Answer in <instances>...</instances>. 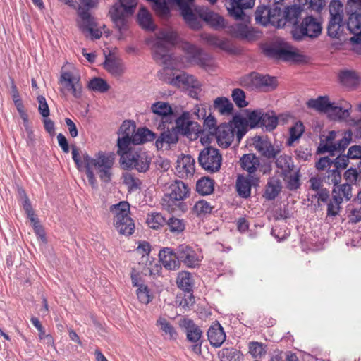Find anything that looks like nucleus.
Returning <instances> with one entry per match:
<instances>
[{"label": "nucleus", "instance_id": "1a4fd4ad", "mask_svg": "<svg viewBox=\"0 0 361 361\" xmlns=\"http://www.w3.org/2000/svg\"><path fill=\"white\" fill-rule=\"evenodd\" d=\"M61 85L60 91L63 94H71L75 98L82 96V85L80 75L73 74L71 71H62L59 79Z\"/></svg>", "mask_w": 361, "mask_h": 361}, {"label": "nucleus", "instance_id": "e433bc0d", "mask_svg": "<svg viewBox=\"0 0 361 361\" xmlns=\"http://www.w3.org/2000/svg\"><path fill=\"white\" fill-rule=\"evenodd\" d=\"M133 144V137H126L120 136L118 138L117 146L118 151L117 153L121 156V163L123 162V160H126L133 153L130 152V145Z\"/></svg>", "mask_w": 361, "mask_h": 361}, {"label": "nucleus", "instance_id": "393cba45", "mask_svg": "<svg viewBox=\"0 0 361 361\" xmlns=\"http://www.w3.org/2000/svg\"><path fill=\"white\" fill-rule=\"evenodd\" d=\"M207 336L210 344L215 348L220 347L226 340V334L219 322L211 325L207 331Z\"/></svg>", "mask_w": 361, "mask_h": 361}, {"label": "nucleus", "instance_id": "e2e57ef3", "mask_svg": "<svg viewBox=\"0 0 361 361\" xmlns=\"http://www.w3.org/2000/svg\"><path fill=\"white\" fill-rule=\"evenodd\" d=\"M147 223L150 228L157 229L164 226L166 221L161 214L154 213L148 216Z\"/></svg>", "mask_w": 361, "mask_h": 361}, {"label": "nucleus", "instance_id": "20e7f679", "mask_svg": "<svg viewBox=\"0 0 361 361\" xmlns=\"http://www.w3.org/2000/svg\"><path fill=\"white\" fill-rule=\"evenodd\" d=\"M136 6L137 0H118L110 8V18L121 33L128 29V18L133 15Z\"/></svg>", "mask_w": 361, "mask_h": 361}, {"label": "nucleus", "instance_id": "774afa93", "mask_svg": "<svg viewBox=\"0 0 361 361\" xmlns=\"http://www.w3.org/2000/svg\"><path fill=\"white\" fill-rule=\"evenodd\" d=\"M157 39L161 40L166 44L173 45L177 42L178 35L176 32L171 30L161 31L159 33Z\"/></svg>", "mask_w": 361, "mask_h": 361}, {"label": "nucleus", "instance_id": "7c9ffc66", "mask_svg": "<svg viewBox=\"0 0 361 361\" xmlns=\"http://www.w3.org/2000/svg\"><path fill=\"white\" fill-rule=\"evenodd\" d=\"M276 159V166L281 170L282 176H288L294 171V164L291 157L286 154L277 155Z\"/></svg>", "mask_w": 361, "mask_h": 361}, {"label": "nucleus", "instance_id": "6ab92c4d", "mask_svg": "<svg viewBox=\"0 0 361 361\" xmlns=\"http://www.w3.org/2000/svg\"><path fill=\"white\" fill-rule=\"evenodd\" d=\"M77 25L80 30L92 39H97L102 37V32L97 27L94 17L85 18V20H77Z\"/></svg>", "mask_w": 361, "mask_h": 361}, {"label": "nucleus", "instance_id": "680f3d73", "mask_svg": "<svg viewBox=\"0 0 361 361\" xmlns=\"http://www.w3.org/2000/svg\"><path fill=\"white\" fill-rule=\"evenodd\" d=\"M213 209V207L211 206V204L207 202L205 200H200L197 201L194 207H193V212L195 214H196L197 216H204L207 214H209L212 212V210Z\"/></svg>", "mask_w": 361, "mask_h": 361}, {"label": "nucleus", "instance_id": "79ce46f5", "mask_svg": "<svg viewBox=\"0 0 361 361\" xmlns=\"http://www.w3.org/2000/svg\"><path fill=\"white\" fill-rule=\"evenodd\" d=\"M176 283L179 288L185 291L190 292L193 286L192 276L188 271L179 272L177 276Z\"/></svg>", "mask_w": 361, "mask_h": 361}, {"label": "nucleus", "instance_id": "864d4df0", "mask_svg": "<svg viewBox=\"0 0 361 361\" xmlns=\"http://www.w3.org/2000/svg\"><path fill=\"white\" fill-rule=\"evenodd\" d=\"M123 182L130 191H134L139 189L142 184V181L139 178L129 172H126L123 173Z\"/></svg>", "mask_w": 361, "mask_h": 361}, {"label": "nucleus", "instance_id": "603ef678", "mask_svg": "<svg viewBox=\"0 0 361 361\" xmlns=\"http://www.w3.org/2000/svg\"><path fill=\"white\" fill-rule=\"evenodd\" d=\"M249 353L255 358H261L267 353V345L257 341L249 343Z\"/></svg>", "mask_w": 361, "mask_h": 361}, {"label": "nucleus", "instance_id": "cd10ccee", "mask_svg": "<svg viewBox=\"0 0 361 361\" xmlns=\"http://www.w3.org/2000/svg\"><path fill=\"white\" fill-rule=\"evenodd\" d=\"M170 82L173 86L186 90L190 89L193 85H197L199 81L194 76L183 73L173 78Z\"/></svg>", "mask_w": 361, "mask_h": 361}, {"label": "nucleus", "instance_id": "69168bd1", "mask_svg": "<svg viewBox=\"0 0 361 361\" xmlns=\"http://www.w3.org/2000/svg\"><path fill=\"white\" fill-rule=\"evenodd\" d=\"M281 186L278 183L269 182L265 189V197L269 200H274L281 191Z\"/></svg>", "mask_w": 361, "mask_h": 361}, {"label": "nucleus", "instance_id": "9d476101", "mask_svg": "<svg viewBox=\"0 0 361 361\" xmlns=\"http://www.w3.org/2000/svg\"><path fill=\"white\" fill-rule=\"evenodd\" d=\"M293 37L297 41L302 40L304 37L316 38L322 32L321 24L312 16L305 18L301 24L294 26Z\"/></svg>", "mask_w": 361, "mask_h": 361}, {"label": "nucleus", "instance_id": "bf43d9fd", "mask_svg": "<svg viewBox=\"0 0 361 361\" xmlns=\"http://www.w3.org/2000/svg\"><path fill=\"white\" fill-rule=\"evenodd\" d=\"M169 231L173 233L179 234L182 233L185 228V222L183 219L175 217H171L166 221Z\"/></svg>", "mask_w": 361, "mask_h": 361}, {"label": "nucleus", "instance_id": "58836bf2", "mask_svg": "<svg viewBox=\"0 0 361 361\" xmlns=\"http://www.w3.org/2000/svg\"><path fill=\"white\" fill-rule=\"evenodd\" d=\"M137 21L140 26L145 30L149 31L155 30L156 27L153 23L152 15L145 7L140 8L137 13Z\"/></svg>", "mask_w": 361, "mask_h": 361}, {"label": "nucleus", "instance_id": "3c124183", "mask_svg": "<svg viewBox=\"0 0 361 361\" xmlns=\"http://www.w3.org/2000/svg\"><path fill=\"white\" fill-rule=\"evenodd\" d=\"M341 173L340 170L333 167L327 170L323 176L324 181L327 184H332L334 187L341 181Z\"/></svg>", "mask_w": 361, "mask_h": 361}, {"label": "nucleus", "instance_id": "412c9836", "mask_svg": "<svg viewBox=\"0 0 361 361\" xmlns=\"http://www.w3.org/2000/svg\"><path fill=\"white\" fill-rule=\"evenodd\" d=\"M259 178L255 176H244L239 175L236 180V190L238 195L243 198L250 196L251 187L258 183Z\"/></svg>", "mask_w": 361, "mask_h": 361}, {"label": "nucleus", "instance_id": "338daca9", "mask_svg": "<svg viewBox=\"0 0 361 361\" xmlns=\"http://www.w3.org/2000/svg\"><path fill=\"white\" fill-rule=\"evenodd\" d=\"M135 124L133 121H125L120 127V135L122 137H132L135 132Z\"/></svg>", "mask_w": 361, "mask_h": 361}, {"label": "nucleus", "instance_id": "37998d69", "mask_svg": "<svg viewBox=\"0 0 361 361\" xmlns=\"http://www.w3.org/2000/svg\"><path fill=\"white\" fill-rule=\"evenodd\" d=\"M155 138V135L147 128H139L137 131L134 133L133 135V144L140 145L149 141H152Z\"/></svg>", "mask_w": 361, "mask_h": 361}, {"label": "nucleus", "instance_id": "4c0bfd02", "mask_svg": "<svg viewBox=\"0 0 361 361\" xmlns=\"http://www.w3.org/2000/svg\"><path fill=\"white\" fill-rule=\"evenodd\" d=\"M214 109L219 111L221 115L229 116L233 111V105L231 101L224 97H219L214 99Z\"/></svg>", "mask_w": 361, "mask_h": 361}, {"label": "nucleus", "instance_id": "5701e85b", "mask_svg": "<svg viewBox=\"0 0 361 361\" xmlns=\"http://www.w3.org/2000/svg\"><path fill=\"white\" fill-rule=\"evenodd\" d=\"M166 128H169L167 126ZM178 140V130L172 127L171 129H167V130L161 133V135L155 142V145L158 149H163L164 147L167 149L171 145H176Z\"/></svg>", "mask_w": 361, "mask_h": 361}, {"label": "nucleus", "instance_id": "0eeeda50", "mask_svg": "<svg viewBox=\"0 0 361 361\" xmlns=\"http://www.w3.org/2000/svg\"><path fill=\"white\" fill-rule=\"evenodd\" d=\"M198 162L205 171L215 173L221 168L222 156L217 148L212 146L205 147L199 153Z\"/></svg>", "mask_w": 361, "mask_h": 361}, {"label": "nucleus", "instance_id": "f03ea898", "mask_svg": "<svg viewBox=\"0 0 361 361\" xmlns=\"http://www.w3.org/2000/svg\"><path fill=\"white\" fill-rule=\"evenodd\" d=\"M190 188L183 181L176 180L169 187V192L161 200V206L169 212L177 210L184 211L185 204L183 200L190 195Z\"/></svg>", "mask_w": 361, "mask_h": 361}, {"label": "nucleus", "instance_id": "a18cd8bd", "mask_svg": "<svg viewBox=\"0 0 361 361\" xmlns=\"http://www.w3.org/2000/svg\"><path fill=\"white\" fill-rule=\"evenodd\" d=\"M301 11V8L295 5L287 7L283 11V19L285 23L286 22H289L295 26L297 25L298 20L300 16Z\"/></svg>", "mask_w": 361, "mask_h": 361}, {"label": "nucleus", "instance_id": "72a5a7b5", "mask_svg": "<svg viewBox=\"0 0 361 361\" xmlns=\"http://www.w3.org/2000/svg\"><path fill=\"white\" fill-rule=\"evenodd\" d=\"M104 66L106 70L115 77L121 76L125 71V66L122 61L116 58H106Z\"/></svg>", "mask_w": 361, "mask_h": 361}, {"label": "nucleus", "instance_id": "423d86ee", "mask_svg": "<svg viewBox=\"0 0 361 361\" xmlns=\"http://www.w3.org/2000/svg\"><path fill=\"white\" fill-rule=\"evenodd\" d=\"M239 82L241 86L246 88L261 89L266 91L272 90L277 86L276 78L257 73H252L242 77Z\"/></svg>", "mask_w": 361, "mask_h": 361}, {"label": "nucleus", "instance_id": "4d7b16f0", "mask_svg": "<svg viewBox=\"0 0 361 361\" xmlns=\"http://www.w3.org/2000/svg\"><path fill=\"white\" fill-rule=\"evenodd\" d=\"M262 109H256L247 114V126L249 125L251 128H254L258 126H262Z\"/></svg>", "mask_w": 361, "mask_h": 361}, {"label": "nucleus", "instance_id": "a19ab883", "mask_svg": "<svg viewBox=\"0 0 361 361\" xmlns=\"http://www.w3.org/2000/svg\"><path fill=\"white\" fill-rule=\"evenodd\" d=\"M153 2L152 8L155 13L162 19L171 16V9L166 0H150Z\"/></svg>", "mask_w": 361, "mask_h": 361}, {"label": "nucleus", "instance_id": "052dcab7", "mask_svg": "<svg viewBox=\"0 0 361 361\" xmlns=\"http://www.w3.org/2000/svg\"><path fill=\"white\" fill-rule=\"evenodd\" d=\"M345 180L347 183L352 184L361 183V171H358L356 169L350 168L347 169L343 174Z\"/></svg>", "mask_w": 361, "mask_h": 361}, {"label": "nucleus", "instance_id": "dca6fc26", "mask_svg": "<svg viewBox=\"0 0 361 361\" xmlns=\"http://www.w3.org/2000/svg\"><path fill=\"white\" fill-rule=\"evenodd\" d=\"M253 146L260 154L268 159H275L280 153V149L274 147L271 141L264 136H255Z\"/></svg>", "mask_w": 361, "mask_h": 361}, {"label": "nucleus", "instance_id": "39448f33", "mask_svg": "<svg viewBox=\"0 0 361 361\" xmlns=\"http://www.w3.org/2000/svg\"><path fill=\"white\" fill-rule=\"evenodd\" d=\"M110 212L114 215V224L120 234L130 235L134 232L135 224L129 216L130 205L127 202L111 205Z\"/></svg>", "mask_w": 361, "mask_h": 361}, {"label": "nucleus", "instance_id": "bb28decb", "mask_svg": "<svg viewBox=\"0 0 361 361\" xmlns=\"http://www.w3.org/2000/svg\"><path fill=\"white\" fill-rule=\"evenodd\" d=\"M240 165L248 173V176H255V173L260 166V161L255 154H245L240 157Z\"/></svg>", "mask_w": 361, "mask_h": 361}, {"label": "nucleus", "instance_id": "c9c22d12", "mask_svg": "<svg viewBox=\"0 0 361 361\" xmlns=\"http://www.w3.org/2000/svg\"><path fill=\"white\" fill-rule=\"evenodd\" d=\"M332 195L343 201H349L352 197V185L348 183L338 184L333 188Z\"/></svg>", "mask_w": 361, "mask_h": 361}, {"label": "nucleus", "instance_id": "0e129e2a", "mask_svg": "<svg viewBox=\"0 0 361 361\" xmlns=\"http://www.w3.org/2000/svg\"><path fill=\"white\" fill-rule=\"evenodd\" d=\"M204 39L209 44L219 47L221 49L228 50L229 48L228 42L226 39H220L215 35H207Z\"/></svg>", "mask_w": 361, "mask_h": 361}, {"label": "nucleus", "instance_id": "4be33fe9", "mask_svg": "<svg viewBox=\"0 0 361 361\" xmlns=\"http://www.w3.org/2000/svg\"><path fill=\"white\" fill-rule=\"evenodd\" d=\"M199 18L206 22L212 27L218 30L225 27V20L218 13L207 8H200L197 11Z\"/></svg>", "mask_w": 361, "mask_h": 361}, {"label": "nucleus", "instance_id": "f3484780", "mask_svg": "<svg viewBox=\"0 0 361 361\" xmlns=\"http://www.w3.org/2000/svg\"><path fill=\"white\" fill-rule=\"evenodd\" d=\"M151 159L145 154H132L121 162L124 169H135L140 173H145L149 169Z\"/></svg>", "mask_w": 361, "mask_h": 361}, {"label": "nucleus", "instance_id": "2f4dec72", "mask_svg": "<svg viewBox=\"0 0 361 361\" xmlns=\"http://www.w3.org/2000/svg\"><path fill=\"white\" fill-rule=\"evenodd\" d=\"M154 60L165 63L169 58L168 44L157 38L152 47Z\"/></svg>", "mask_w": 361, "mask_h": 361}, {"label": "nucleus", "instance_id": "ddd939ff", "mask_svg": "<svg viewBox=\"0 0 361 361\" xmlns=\"http://www.w3.org/2000/svg\"><path fill=\"white\" fill-rule=\"evenodd\" d=\"M345 12L347 26L350 32H361V0H348Z\"/></svg>", "mask_w": 361, "mask_h": 361}, {"label": "nucleus", "instance_id": "f257e3e1", "mask_svg": "<svg viewBox=\"0 0 361 361\" xmlns=\"http://www.w3.org/2000/svg\"><path fill=\"white\" fill-rule=\"evenodd\" d=\"M72 158L77 169L82 170L83 166L94 168L99 176L102 181L109 183L111 180V169L114 164V154L99 152L95 154L94 158L91 157L87 153L80 154L79 149L76 146H72Z\"/></svg>", "mask_w": 361, "mask_h": 361}, {"label": "nucleus", "instance_id": "ea45409f", "mask_svg": "<svg viewBox=\"0 0 361 361\" xmlns=\"http://www.w3.org/2000/svg\"><path fill=\"white\" fill-rule=\"evenodd\" d=\"M232 35L240 39L252 40L255 37V34L247 25L243 23H236L231 27Z\"/></svg>", "mask_w": 361, "mask_h": 361}, {"label": "nucleus", "instance_id": "473e14b6", "mask_svg": "<svg viewBox=\"0 0 361 361\" xmlns=\"http://www.w3.org/2000/svg\"><path fill=\"white\" fill-rule=\"evenodd\" d=\"M338 78L340 83L347 87L353 88L359 84L358 77L355 71L344 70L339 73Z\"/></svg>", "mask_w": 361, "mask_h": 361}, {"label": "nucleus", "instance_id": "c85d7f7f", "mask_svg": "<svg viewBox=\"0 0 361 361\" xmlns=\"http://www.w3.org/2000/svg\"><path fill=\"white\" fill-rule=\"evenodd\" d=\"M268 24H271L277 27H281L285 25L283 11L276 4H274L272 7H269L267 25Z\"/></svg>", "mask_w": 361, "mask_h": 361}, {"label": "nucleus", "instance_id": "6e6d98bb", "mask_svg": "<svg viewBox=\"0 0 361 361\" xmlns=\"http://www.w3.org/2000/svg\"><path fill=\"white\" fill-rule=\"evenodd\" d=\"M290 137L287 140V145L291 146L295 141L298 140L304 132V126L301 122H297L290 128Z\"/></svg>", "mask_w": 361, "mask_h": 361}, {"label": "nucleus", "instance_id": "4468645a", "mask_svg": "<svg viewBox=\"0 0 361 361\" xmlns=\"http://www.w3.org/2000/svg\"><path fill=\"white\" fill-rule=\"evenodd\" d=\"M176 255H178L179 262H182L189 268L199 266L202 259V256L199 252L186 244H181L176 247Z\"/></svg>", "mask_w": 361, "mask_h": 361}, {"label": "nucleus", "instance_id": "9b49d317", "mask_svg": "<svg viewBox=\"0 0 361 361\" xmlns=\"http://www.w3.org/2000/svg\"><path fill=\"white\" fill-rule=\"evenodd\" d=\"M263 53L267 56L284 61H298L301 55L293 50L291 47L277 45H268L263 48Z\"/></svg>", "mask_w": 361, "mask_h": 361}, {"label": "nucleus", "instance_id": "b1692460", "mask_svg": "<svg viewBox=\"0 0 361 361\" xmlns=\"http://www.w3.org/2000/svg\"><path fill=\"white\" fill-rule=\"evenodd\" d=\"M180 326L185 329L187 339L192 343L201 341L202 331L192 320L185 318L180 322Z\"/></svg>", "mask_w": 361, "mask_h": 361}, {"label": "nucleus", "instance_id": "aec40b11", "mask_svg": "<svg viewBox=\"0 0 361 361\" xmlns=\"http://www.w3.org/2000/svg\"><path fill=\"white\" fill-rule=\"evenodd\" d=\"M159 257L160 262L166 269L176 270L180 267L178 255H176V248H162L159 251Z\"/></svg>", "mask_w": 361, "mask_h": 361}, {"label": "nucleus", "instance_id": "f8f14e48", "mask_svg": "<svg viewBox=\"0 0 361 361\" xmlns=\"http://www.w3.org/2000/svg\"><path fill=\"white\" fill-rule=\"evenodd\" d=\"M174 128L178 133L191 139L192 137L196 138L201 132L200 126L197 122L191 120L190 114L188 111H184L176 119V127Z\"/></svg>", "mask_w": 361, "mask_h": 361}, {"label": "nucleus", "instance_id": "8fccbe9b", "mask_svg": "<svg viewBox=\"0 0 361 361\" xmlns=\"http://www.w3.org/2000/svg\"><path fill=\"white\" fill-rule=\"evenodd\" d=\"M342 200L332 195V198L327 202L326 218L334 217L341 211Z\"/></svg>", "mask_w": 361, "mask_h": 361}, {"label": "nucleus", "instance_id": "de8ad7c7", "mask_svg": "<svg viewBox=\"0 0 361 361\" xmlns=\"http://www.w3.org/2000/svg\"><path fill=\"white\" fill-rule=\"evenodd\" d=\"M196 190L202 195L211 194L214 190V181L209 178H202L196 184Z\"/></svg>", "mask_w": 361, "mask_h": 361}, {"label": "nucleus", "instance_id": "2eb2a0df", "mask_svg": "<svg viewBox=\"0 0 361 361\" xmlns=\"http://www.w3.org/2000/svg\"><path fill=\"white\" fill-rule=\"evenodd\" d=\"M152 112L160 117L158 128L165 129L166 125L172 123L174 118L171 106L165 102L158 101L153 103L150 108Z\"/></svg>", "mask_w": 361, "mask_h": 361}, {"label": "nucleus", "instance_id": "13d9d810", "mask_svg": "<svg viewBox=\"0 0 361 361\" xmlns=\"http://www.w3.org/2000/svg\"><path fill=\"white\" fill-rule=\"evenodd\" d=\"M88 87L94 92L102 93L107 92L109 89L107 82L100 78H94L92 79L89 82Z\"/></svg>", "mask_w": 361, "mask_h": 361}, {"label": "nucleus", "instance_id": "c03bdc74", "mask_svg": "<svg viewBox=\"0 0 361 361\" xmlns=\"http://www.w3.org/2000/svg\"><path fill=\"white\" fill-rule=\"evenodd\" d=\"M278 125V118L273 111L262 112V127H264L267 131H271Z\"/></svg>", "mask_w": 361, "mask_h": 361}, {"label": "nucleus", "instance_id": "5fc2aeb1", "mask_svg": "<svg viewBox=\"0 0 361 361\" xmlns=\"http://www.w3.org/2000/svg\"><path fill=\"white\" fill-rule=\"evenodd\" d=\"M286 183V187L290 190H297L300 186L299 171H293L288 176H283Z\"/></svg>", "mask_w": 361, "mask_h": 361}, {"label": "nucleus", "instance_id": "7ed1b4c3", "mask_svg": "<svg viewBox=\"0 0 361 361\" xmlns=\"http://www.w3.org/2000/svg\"><path fill=\"white\" fill-rule=\"evenodd\" d=\"M247 133V122L245 118H235L231 123H223L216 129V136L219 146L228 148L235 137L240 142Z\"/></svg>", "mask_w": 361, "mask_h": 361}, {"label": "nucleus", "instance_id": "f704fd0d", "mask_svg": "<svg viewBox=\"0 0 361 361\" xmlns=\"http://www.w3.org/2000/svg\"><path fill=\"white\" fill-rule=\"evenodd\" d=\"M97 4V0H79V5L77 9V20H85V18L93 17L90 10L96 7Z\"/></svg>", "mask_w": 361, "mask_h": 361}, {"label": "nucleus", "instance_id": "09e8293b", "mask_svg": "<svg viewBox=\"0 0 361 361\" xmlns=\"http://www.w3.org/2000/svg\"><path fill=\"white\" fill-rule=\"evenodd\" d=\"M157 325L160 327L169 339L176 340L177 332L175 328L166 319L159 318L157 322Z\"/></svg>", "mask_w": 361, "mask_h": 361}, {"label": "nucleus", "instance_id": "49530a36", "mask_svg": "<svg viewBox=\"0 0 361 361\" xmlns=\"http://www.w3.org/2000/svg\"><path fill=\"white\" fill-rule=\"evenodd\" d=\"M345 107H347V109H343L342 107L336 105L335 103L333 102L332 106L331 107L328 114L334 119H346L350 116V114L349 109L351 108V105L350 104H347Z\"/></svg>", "mask_w": 361, "mask_h": 361}, {"label": "nucleus", "instance_id": "c756f323", "mask_svg": "<svg viewBox=\"0 0 361 361\" xmlns=\"http://www.w3.org/2000/svg\"><path fill=\"white\" fill-rule=\"evenodd\" d=\"M333 102L329 101L327 96H320L317 99H310L307 105L309 108L314 109L319 112L328 114Z\"/></svg>", "mask_w": 361, "mask_h": 361}, {"label": "nucleus", "instance_id": "a878e982", "mask_svg": "<svg viewBox=\"0 0 361 361\" xmlns=\"http://www.w3.org/2000/svg\"><path fill=\"white\" fill-rule=\"evenodd\" d=\"M176 170L183 178L192 176L195 172V159L190 155L178 158Z\"/></svg>", "mask_w": 361, "mask_h": 361}, {"label": "nucleus", "instance_id": "a211bd4d", "mask_svg": "<svg viewBox=\"0 0 361 361\" xmlns=\"http://www.w3.org/2000/svg\"><path fill=\"white\" fill-rule=\"evenodd\" d=\"M255 0H226L225 6L229 15L235 20H242L245 16L244 10L252 8Z\"/></svg>", "mask_w": 361, "mask_h": 361}, {"label": "nucleus", "instance_id": "6e6552de", "mask_svg": "<svg viewBox=\"0 0 361 361\" xmlns=\"http://www.w3.org/2000/svg\"><path fill=\"white\" fill-rule=\"evenodd\" d=\"M330 20L327 33L331 38H338L343 19V5L339 0H332L329 5Z\"/></svg>", "mask_w": 361, "mask_h": 361}]
</instances>
